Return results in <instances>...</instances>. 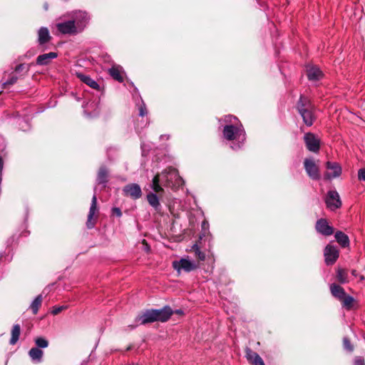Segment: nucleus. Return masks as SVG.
Wrapping results in <instances>:
<instances>
[{
    "label": "nucleus",
    "mask_w": 365,
    "mask_h": 365,
    "mask_svg": "<svg viewBox=\"0 0 365 365\" xmlns=\"http://www.w3.org/2000/svg\"><path fill=\"white\" fill-rule=\"evenodd\" d=\"M183 184L184 180L179 175L178 171L175 168L170 167L154 176L150 187L153 192H163V186L176 190Z\"/></svg>",
    "instance_id": "nucleus-1"
},
{
    "label": "nucleus",
    "mask_w": 365,
    "mask_h": 365,
    "mask_svg": "<svg viewBox=\"0 0 365 365\" xmlns=\"http://www.w3.org/2000/svg\"><path fill=\"white\" fill-rule=\"evenodd\" d=\"M225 121L227 124L224 126L223 137L229 141H232L231 148L233 150L240 149L246 139L242 125L236 117L232 115L225 116Z\"/></svg>",
    "instance_id": "nucleus-2"
},
{
    "label": "nucleus",
    "mask_w": 365,
    "mask_h": 365,
    "mask_svg": "<svg viewBox=\"0 0 365 365\" xmlns=\"http://www.w3.org/2000/svg\"><path fill=\"white\" fill-rule=\"evenodd\" d=\"M297 108L304 123L307 126L312 125L315 120V116L314 114V106L310 101L304 96H301L297 104Z\"/></svg>",
    "instance_id": "nucleus-3"
},
{
    "label": "nucleus",
    "mask_w": 365,
    "mask_h": 365,
    "mask_svg": "<svg viewBox=\"0 0 365 365\" xmlns=\"http://www.w3.org/2000/svg\"><path fill=\"white\" fill-rule=\"evenodd\" d=\"M68 16L73 21V24L79 33L83 31L90 20L88 14L81 10L72 11Z\"/></svg>",
    "instance_id": "nucleus-4"
},
{
    "label": "nucleus",
    "mask_w": 365,
    "mask_h": 365,
    "mask_svg": "<svg viewBox=\"0 0 365 365\" xmlns=\"http://www.w3.org/2000/svg\"><path fill=\"white\" fill-rule=\"evenodd\" d=\"M327 207L330 210H335L341 206V201L338 192L335 190H329L325 197Z\"/></svg>",
    "instance_id": "nucleus-5"
},
{
    "label": "nucleus",
    "mask_w": 365,
    "mask_h": 365,
    "mask_svg": "<svg viewBox=\"0 0 365 365\" xmlns=\"http://www.w3.org/2000/svg\"><path fill=\"white\" fill-rule=\"evenodd\" d=\"M304 167L308 176L314 180H317L320 178V173L318 165L315 163L312 158H305L304 160Z\"/></svg>",
    "instance_id": "nucleus-6"
},
{
    "label": "nucleus",
    "mask_w": 365,
    "mask_h": 365,
    "mask_svg": "<svg viewBox=\"0 0 365 365\" xmlns=\"http://www.w3.org/2000/svg\"><path fill=\"white\" fill-rule=\"evenodd\" d=\"M173 267L179 273L181 270L190 272L195 270L197 268V265L195 262L189 260L188 259L182 258L180 260L173 261Z\"/></svg>",
    "instance_id": "nucleus-7"
},
{
    "label": "nucleus",
    "mask_w": 365,
    "mask_h": 365,
    "mask_svg": "<svg viewBox=\"0 0 365 365\" xmlns=\"http://www.w3.org/2000/svg\"><path fill=\"white\" fill-rule=\"evenodd\" d=\"M56 26L57 30L63 34L76 35L79 34L71 19L57 23Z\"/></svg>",
    "instance_id": "nucleus-8"
},
{
    "label": "nucleus",
    "mask_w": 365,
    "mask_h": 365,
    "mask_svg": "<svg viewBox=\"0 0 365 365\" xmlns=\"http://www.w3.org/2000/svg\"><path fill=\"white\" fill-rule=\"evenodd\" d=\"M304 140L306 144L307 148L313 153H317L320 148V141L317 136L312 133H307L304 136Z\"/></svg>",
    "instance_id": "nucleus-9"
},
{
    "label": "nucleus",
    "mask_w": 365,
    "mask_h": 365,
    "mask_svg": "<svg viewBox=\"0 0 365 365\" xmlns=\"http://www.w3.org/2000/svg\"><path fill=\"white\" fill-rule=\"evenodd\" d=\"M339 250L336 247L328 245L324 248V255L327 264H333L339 257Z\"/></svg>",
    "instance_id": "nucleus-10"
},
{
    "label": "nucleus",
    "mask_w": 365,
    "mask_h": 365,
    "mask_svg": "<svg viewBox=\"0 0 365 365\" xmlns=\"http://www.w3.org/2000/svg\"><path fill=\"white\" fill-rule=\"evenodd\" d=\"M125 195L133 200L139 199L142 196V190L139 185L131 183L125 185L123 190Z\"/></svg>",
    "instance_id": "nucleus-11"
},
{
    "label": "nucleus",
    "mask_w": 365,
    "mask_h": 365,
    "mask_svg": "<svg viewBox=\"0 0 365 365\" xmlns=\"http://www.w3.org/2000/svg\"><path fill=\"white\" fill-rule=\"evenodd\" d=\"M327 169L329 170L325 174L327 179H332L339 177L341 173V168L336 162L328 161L326 164Z\"/></svg>",
    "instance_id": "nucleus-12"
},
{
    "label": "nucleus",
    "mask_w": 365,
    "mask_h": 365,
    "mask_svg": "<svg viewBox=\"0 0 365 365\" xmlns=\"http://www.w3.org/2000/svg\"><path fill=\"white\" fill-rule=\"evenodd\" d=\"M154 312L156 322L159 321L161 322L168 321L173 313L172 309L168 306H165L162 309H154Z\"/></svg>",
    "instance_id": "nucleus-13"
},
{
    "label": "nucleus",
    "mask_w": 365,
    "mask_h": 365,
    "mask_svg": "<svg viewBox=\"0 0 365 365\" xmlns=\"http://www.w3.org/2000/svg\"><path fill=\"white\" fill-rule=\"evenodd\" d=\"M316 230L318 232L325 236H329L333 234V227L328 225V222L324 219H320L317 222Z\"/></svg>",
    "instance_id": "nucleus-14"
},
{
    "label": "nucleus",
    "mask_w": 365,
    "mask_h": 365,
    "mask_svg": "<svg viewBox=\"0 0 365 365\" xmlns=\"http://www.w3.org/2000/svg\"><path fill=\"white\" fill-rule=\"evenodd\" d=\"M97 210V197L96 194H94L92 197L91 204L88 215V220L86 222L88 229L93 228L95 225V222H93L92 220Z\"/></svg>",
    "instance_id": "nucleus-15"
},
{
    "label": "nucleus",
    "mask_w": 365,
    "mask_h": 365,
    "mask_svg": "<svg viewBox=\"0 0 365 365\" xmlns=\"http://www.w3.org/2000/svg\"><path fill=\"white\" fill-rule=\"evenodd\" d=\"M58 53L56 52H49L48 53H43L39 55L36 58V65L38 66H47L48 65L51 61L56 58H57Z\"/></svg>",
    "instance_id": "nucleus-16"
},
{
    "label": "nucleus",
    "mask_w": 365,
    "mask_h": 365,
    "mask_svg": "<svg viewBox=\"0 0 365 365\" xmlns=\"http://www.w3.org/2000/svg\"><path fill=\"white\" fill-rule=\"evenodd\" d=\"M245 354V356L249 362L254 365H265L260 356L250 348L246 349Z\"/></svg>",
    "instance_id": "nucleus-17"
},
{
    "label": "nucleus",
    "mask_w": 365,
    "mask_h": 365,
    "mask_svg": "<svg viewBox=\"0 0 365 365\" xmlns=\"http://www.w3.org/2000/svg\"><path fill=\"white\" fill-rule=\"evenodd\" d=\"M137 320L141 324L156 322L154 309L146 310L142 315L138 317Z\"/></svg>",
    "instance_id": "nucleus-18"
},
{
    "label": "nucleus",
    "mask_w": 365,
    "mask_h": 365,
    "mask_svg": "<svg viewBox=\"0 0 365 365\" xmlns=\"http://www.w3.org/2000/svg\"><path fill=\"white\" fill-rule=\"evenodd\" d=\"M157 193L158 192H150L146 197H147V200L149 203V205L156 211V212H160L161 210V208H162V206L160 203V200H159V198L157 195Z\"/></svg>",
    "instance_id": "nucleus-19"
},
{
    "label": "nucleus",
    "mask_w": 365,
    "mask_h": 365,
    "mask_svg": "<svg viewBox=\"0 0 365 365\" xmlns=\"http://www.w3.org/2000/svg\"><path fill=\"white\" fill-rule=\"evenodd\" d=\"M51 38L49 31L46 27H41L38 31V43L40 46H43Z\"/></svg>",
    "instance_id": "nucleus-20"
},
{
    "label": "nucleus",
    "mask_w": 365,
    "mask_h": 365,
    "mask_svg": "<svg viewBox=\"0 0 365 365\" xmlns=\"http://www.w3.org/2000/svg\"><path fill=\"white\" fill-rule=\"evenodd\" d=\"M307 75L309 81H318L322 77V72L317 66H309L307 69Z\"/></svg>",
    "instance_id": "nucleus-21"
},
{
    "label": "nucleus",
    "mask_w": 365,
    "mask_h": 365,
    "mask_svg": "<svg viewBox=\"0 0 365 365\" xmlns=\"http://www.w3.org/2000/svg\"><path fill=\"white\" fill-rule=\"evenodd\" d=\"M96 180L98 185H102L103 187H106L108 181V170L105 166H101L99 168Z\"/></svg>",
    "instance_id": "nucleus-22"
},
{
    "label": "nucleus",
    "mask_w": 365,
    "mask_h": 365,
    "mask_svg": "<svg viewBox=\"0 0 365 365\" xmlns=\"http://www.w3.org/2000/svg\"><path fill=\"white\" fill-rule=\"evenodd\" d=\"M77 76L82 82H83L91 88L96 89L97 91L100 90V86L98 83L94 79L91 78L90 76L82 73H77Z\"/></svg>",
    "instance_id": "nucleus-23"
},
{
    "label": "nucleus",
    "mask_w": 365,
    "mask_h": 365,
    "mask_svg": "<svg viewBox=\"0 0 365 365\" xmlns=\"http://www.w3.org/2000/svg\"><path fill=\"white\" fill-rule=\"evenodd\" d=\"M330 289H331V294L340 300L342 299L346 295L344 289L341 286H339L338 284H331Z\"/></svg>",
    "instance_id": "nucleus-24"
},
{
    "label": "nucleus",
    "mask_w": 365,
    "mask_h": 365,
    "mask_svg": "<svg viewBox=\"0 0 365 365\" xmlns=\"http://www.w3.org/2000/svg\"><path fill=\"white\" fill-rule=\"evenodd\" d=\"M335 239L336 242L342 247H346L349 245V237L344 232L338 231L335 233Z\"/></svg>",
    "instance_id": "nucleus-25"
},
{
    "label": "nucleus",
    "mask_w": 365,
    "mask_h": 365,
    "mask_svg": "<svg viewBox=\"0 0 365 365\" xmlns=\"http://www.w3.org/2000/svg\"><path fill=\"white\" fill-rule=\"evenodd\" d=\"M43 354V351L37 347H34L31 349L29 352V355L31 357V360L36 363L41 361Z\"/></svg>",
    "instance_id": "nucleus-26"
},
{
    "label": "nucleus",
    "mask_w": 365,
    "mask_h": 365,
    "mask_svg": "<svg viewBox=\"0 0 365 365\" xmlns=\"http://www.w3.org/2000/svg\"><path fill=\"white\" fill-rule=\"evenodd\" d=\"M43 302L42 294H38L31 303L29 308L34 314H36Z\"/></svg>",
    "instance_id": "nucleus-27"
},
{
    "label": "nucleus",
    "mask_w": 365,
    "mask_h": 365,
    "mask_svg": "<svg viewBox=\"0 0 365 365\" xmlns=\"http://www.w3.org/2000/svg\"><path fill=\"white\" fill-rule=\"evenodd\" d=\"M21 333V327L19 324H14L11 329V337L10 339V344L14 345L19 340Z\"/></svg>",
    "instance_id": "nucleus-28"
},
{
    "label": "nucleus",
    "mask_w": 365,
    "mask_h": 365,
    "mask_svg": "<svg viewBox=\"0 0 365 365\" xmlns=\"http://www.w3.org/2000/svg\"><path fill=\"white\" fill-rule=\"evenodd\" d=\"M109 74L115 80L123 82V78L121 75V68L119 66H113L108 70Z\"/></svg>",
    "instance_id": "nucleus-29"
},
{
    "label": "nucleus",
    "mask_w": 365,
    "mask_h": 365,
    "mask_svg": "<svg viewBox=\"0 0 365 365\" xmlns=\"http://www.w3.org/2000/svg\"><path fill=\"white\" fill-rule=\"evenodd\" d=\"M19 79V76L16 73L14 72H11V73L9 75V77L7 80H4V77L3 78L1 81V87L2 88H6L7 86L14 85L17 80Z\"/></svg>",
    "instance_id": "nucleus-30"
},
{
    "label": "nucleus",
    "mask_w": 365,
    "mask_h": 365,
    "mask_svg": "<svg viewBox=\"0 0 365 365\" xmlns=\"http://www.w3.org/2000/svg\"><path fill=\"white\" fill-rule=\"evenodd\" d=\"M336 277L338 281L342 284H344L348 281L347 273L344 269H338Z\"/></svg>",
    "instance_id": "nucleus-31"
},
{
    "label": "nucleus",
    "mask_w": 365,
    "mask_h": 365,
    "mask_svg": "<svg viewBox=\"0 0 365 365\" xmlns=\"http://www.w3.org/2000/svg\"><path fill=\"white\" fill-rule=\"evenodd\" d=\"M37 348H46L48 346V341L43 337H38L35 339Z\"/></svg>",
    "instance_id": "nucleus-32"
},
{
    "label": "nucleus",
    "mask_w": 365,
    "mask_h": 365,
    "mask_svg": "<svg viewBox=\"0 0 365 365\" xmlns=\"http://www.w3.org/2000/svg\"><path fill=\"white\" fill-rule=\"evenodd\" d=\"M341 300L343 302V305L344 307H346V308L349 309L352 305V303L354 302V298L351 296L345 295V297Z\"/></svg>",
    "instance_id": "nucleus-33"
},
{
    "label": "nucleus",
    "mask_w": 365,
    "mask_h": 365,
    "mask_svg": "<svg viewBox=\"0 0 365 365\" xmlns=\"http://www.w3.org/2000/svg\"><path fill=\"white\" fill-rule=\"evenodd\" d=\"M140 100H141V103L140 105H138L139 115L141 117H143L147 114L148 111H147V108H146L145 103L143 101V100L141 98H140Z\"/></svg>",
    "instance_id": "nucleus-34"
},
{
    "label": "nucleus",
    "mask_w": 365,
    "mask_h": 365,
    "mask_svg": "<svg viewBox=\"0 0 365 365\" xmlns=\"http://www.w3.org/2000/svg\"><path fill=\"white\" fill-rule=\"evenodd\" d=\"M343 345L344 349H346L348 351H352L354 349L350 341L346 337H344L343 339Z\"/></svg>",
    "instance_id": "nucleus-35"
},
{
    "label": "nucleus",
    "mask_w": 365,
    "mask_h": 365,
    "mask_svg": "<svg viewBox=\"0 0 365 365\" xmlns=\"http://www.w3.org/2000/svg\"><path fill=\"white\" fill-rule=\"evenodd\" d=\"M66 307L61 306V307H54L51 311V313L53 315H56L59 314L62 310L65 309Z\"/></svg>",
    "instance_id": "nucleus-36"
},
{
    "label": "nucleus",
    "mask_w": 365,
    "mask_h": 365,
    "mask_svg": "<svg viewBox=\"0 0 365 365\" xmlns=\"http://www.w3.org/2000/svg\"><path fill=\"white\" fill-rule=\"evenodd\" d=\"M358 178L359 180L365 181V168L359 170Z\"/></svg>",
    "instance_id": "nucleus-37"
},
{
    "label": "nucleus",
    "mask_w": 365,
    "mask_h": 365,
    "mask_svg": "<svg viewBox=\"0 0 365 365\" xmlns=\"http://www.w3.org/2000/svg\"><path fill=\"white\" fill-rule=\"evenodd\" d=\"M112 214L116 215L118 217H120L122 216V212L120 209L118 207H113L112 209Z\"/></svg>",
    "instance_id": "nucleus-38"
},
{
    "label": "nucleus",
    "mask_w": 365,
    "mask_h": 365,
    "mask_svg": "<svg viewBox=\"0 0 365 365\" xmlns=\"http://www.w3.org/2000/svg\"><path fill=\"white\" fill-rule=\"evenodd\" d=\"M354 365H365L364 360L360 356L356 357Z\"/></svg>",
    "instance_id": "nucleus-39"
},
{
    "label": "nucleus",
    "mask_w": 365,
    "mask_h": 365,
    "mask_svg": "<svg viewBox=\"0 0 365 365\" xmlns=\"http://www.w3.org/2000/svg\"><path fill=\"white\" fill-rule=\"evenodd\" d=\"M195 253L200 260H205V254L204 252H202L201 251L199 250V249H197V250L195 251Z\"/></svg>",
    "instance_id": "nucleus-40"
},
{
    "label": "nucleus",
    "mask_w": 365,
    "mask_h": 365,
    "mask_svg": "<svg viewBox=\"0 0 365 365\" xmlns=\"http://www.w3.org/2000/svg\"><path fill=\"white\" fill-rule=\"evenodd\" d=\"M24 69H25V65L19 64L16 67L15 71L14 72L17 74V73L23 71Z\"/></svg>",
    "instance_id": "nucleus-41"
},
{
    "label": "nucleus",
    "mask_w": 365,
    "mask_h": 365,
    "mask_svg": "<svg viewBox=\"0 0 365 365\" xmlns=\"http://www.w3.org/2000/svg\"><path fill=\"white\" fill-rule=\"evenodd\" d=\"M4 168V160L3 158L0 156V174H1Z\"/></svg>",
    "instance_id": "nucleus-42"
},
{
    "label": "nucleus",
    "mask_w": 365,
    "mask_h": 365,
    "mask_svg": "<svg viewBox=\"0 0 365 365\" xmlns=\"http://www.w3.org/2000/svg\"><path fill=\"white\" fill-rule=\"evenodd\" d=\"M176 313L180 314L182 313V311L180 309H178V310H176Z\"/></svg>",
    "instance_id": "nucleus-43"
},
{
    "label": "nucleus",
    "mask_w": 365,
    "mask_h": 365,
    "mask_svg": "<svg viewBox=\"0 0 365 365\" xmlns=\"http://www.w3.org/2000/svg\"><path fill=\"white\" fill-rule=\"evenodd\" d=\"M44 8H45V9H46V10H47V9H48V4H44Z\"/></svg>",
    "instance_id": "nucleus-44"
},
{
    "label": "nucleus",
    "mask_w": 365,
    "mask_h": 365,
    "mask_svg": "<svg viewBox=\"0 0 365 365\" xmlns=\"http://www.w3.org/2000/svg\"><path fill=\"white\" fill-rule=\"evenodd\" d=\"M204 226H206V222H205V221H204V222H202V227H204Z\"/></svg>",
    "instance_id": "nucleus-45"
}]
</instances>
